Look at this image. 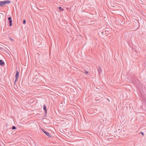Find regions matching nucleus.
Returning <instances> with one entry per match:
<instances>
[{"mask_svg":"<svg viewBox=\"0 0 146 146\" xmlns=\"http://www.w3.org/2000/svg\"><path fill=\"white\" fill-rule=\"evenodd\" d=\"M84 73L85 74H88V73L89 72H88V71H86V70H85L84 71Z\"/></svg>","mask_w":146,"mask_h":146,"instance_id":"0eeeda50","label":"nucleus"},{"mask_svg":"<svg viewBox=\"0 0 146 146\" xmlns=\"http://www.w3.org/2000/svg\"><path fill=\"white\" fill-rule=\"evenodd\" d=\"M8 20L9 21V17L8 18Z\"/></svg>","mask_w":146,"mask_h":146,"instance_id":"ddd939ff","label":"nucleus"},{"mask_svg":"<svg viewBox=\"0 0 146 146\" xmlns=\"http://www.w3.org/2000/svg\"><path fill=\"white\" fill-rule=\"evenodd\" d=\"M4 64L3 61L2 60H0V65L1 66H3Z\"/></svg>","mask_w":146,"mask_h":146,"instance_id":"20e7f679","label":"nucleus"},{"mask_svg":"<svg viewBox=\"0 0 146 146\" xmlns=\"http://www.w3.org/2000/svg\"><path fill=\"white\" fill-rule=\"evenodd\" d=\"M42 131L47 136L50 137H51V135L50 134V133H48V132L44 131L43 130H42Z\"/></svg>","mask_w":146,"mask_h":146,"instance_id":"f03ea898","label":"nucleus"},{"mask_svg":"<svg viewBox=\"0 0 146 146\" xmlns=\"http://www.w3.org/2000/svg\"><path fill=\"white\" fill-rule=\"evenodd\" d=\"M58 8L60 10H61V11H64V9H62V7H58Z\"/></svg>","mask_w":146,"mask_h":146,"instance_id":"6e6552de","label":"nucleus"},{"mask_svg":"<svg viewBox=\"0 0 146 146\" xmlns=\"http://www.w3.org/2000/svg\"><path fill=\"white\" fill-rule=\"evenodd\" d=\"M19 76V73L18 72H17V73L16 74L15 77H16L15 81L18 80Z\"/></svg>","mask_w":146,"mask_h":146,"instance_id":"7ed1b4c3","label":"nucleus"},{"mask_svg":"<svg viewBox=\"0 0 146 146\" xmlns=\"http://www.w3.org/2000/svg\"><path fill=\"white\" fill-rule=\"evenodd\" d=\"M10 41L13 42L14 40L12 38H10Z\"/></svg>","mask_w":146,"mask_h":146,"instance_id":"1a4fd4ad","label":"nucleus"},{"mask_svg":"<svg viewBox=\"0 0 146 146\" xmlns=\"http://www.w3.org/2000/svg\"><path fill=\"white\" fill-rule=\"evenodd\" d=\"M43 109L45 110V112L46 113L47 112V109L45 105H44L43 106Z\"/></svg>","mask_w":146,"mask_h":146,"instance_id":"39448f33","label":"nucleus"},{"mask_svg":"<svg viewBox=\"0 0 146 146\" xmlns=\"http://www.w3.org/2000/svg\"><path fill=\"white\" fill-rule=\"evenodd\" d=\"M16 129V127L14 126H13V127H12V129Z\"/></svg>","mask_w":146,"mask_h":146,"instance_id":"9b49d317","label":"nucleus"},{"mask_svg":"<svg viewBox=\"0 0 146 146\" xmlns=\"http://www.w3.org/2000/svg\"><path fill=\"white\" fill-rule=\"evenodd\" d=\"M9 3V1H0V6H3L4 5Z\"/></svg>","mask_w":146,"mask_h":146,"instance_id":"f257e3e1","label":"nucleus"},{"mask_svg":"<svg viewBox=\"0 0 146 146\" xmlns=\"http://www.w3.org/2000/svg\"><path fill=\"white\" fill-rule=\"evenodd\" d=\"M11 18L10 17V21H9L10 26H11L12 25V24L11 23V22H12V21L11 20Z\"/></svg>","mask_w":146,"mask_h":146,"instance_id":"423d86ee","label":"nucleus"},{"mask_svg":"<svg viewBox=\"0 0 146 146\" xmlns=\"http://www.w3.org/2000/svg\"><path fill=\"white\" fill-rule=\"evenodd\" d=\"M141 133L142 135L143 136H144V133L142 132H141Z\"/></svg>","mask_w":146,"mask_h":146,"instance_id":"f8f14e48","label":"nucleus"},{"mask_svg":"<svg viewBox=\"0 0 146 146\" xmlns=\"http://www.w3.org/2000/svg\"><path fill=\"white\" fill-rule=\"evenodd\" d=\"M26 21L25 20H24L23 21V23L24 24H25L26 23Z\"/></svg>","mask_w":146,"mask_h":146,"instance_id":"9d476101","label":"nucleus"}]
</instances>
